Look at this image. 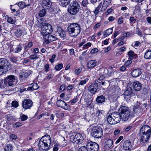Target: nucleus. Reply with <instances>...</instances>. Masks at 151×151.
I'll return each mask as SVG.
<instances>
[{"label": "nucleus", "mask_w": 151, "mask_h": 151, "mask_svg": "<svg viewBox=\"0 0 151 151\" xmlns=\"http://www.w3.org/2000/svg\"><path fill=\"white\" fill-rule=\"evenodd\" d=\"M57 33L59 36L63 39L66 37V32L61 27L58 28Z\"/></svg>", "instance_id": "nucleus-20"}, {"label": "nucleus", "mask_w": 151, "mask_h": 151, "mask_svg": "<svg viewBox=\"0 0 151 151\" xmlns=\"http://www.w3.org/2000/svg\"><path fill=\"white\" fill-rule=\"evenodd\" d=\"M128 55L129 57L128 58L130 60H132L136 59L137 57V55L135 54L134 52L132 50H130L128 52Z\"/></svg>", "instance_id": "nucleus-27"}, {"label": "nucleus", "mask_w": 151, "mask_h": 151, "mask_svg": "<svg viewBox=\"0 0 151 151\" xmlns=\"http://www.w3.org/2000/svg\"><path fill=\"white\" fill-rule=\"evenodd\" d=\"M121 114L120 118L123 121H126L128 120L132 116L131 112L127 107L122 106L119 109Z\"/></svg>", "instance_id": "nucleus-4"}, {"label": "nucleus", "mask_w": 151, "mask_h": 151, "mask_svg": "<svg viewBox=\"0 0 151 151\" xmlns=\"http://www.w3.org/2000/svg\"><path fill=\"white\" fill-rule=\"evenodd\" d=\"M99 51L97 48H95L91 50L90 52L92 54H94L97 52Z\"/></svg>", "instance_id": "nucleus-54"}, {"label": "nucleus", "mask_w": 151, "mask_h": 151, "mask_svg": "<svg viewBox=\"0 0 151 151\" xmlns=\"http://www.w3.org/2000/svg\"><path fill=\"white\" fill-rule=\"evenodd\" d=\"M75 135H72L70 137V141L73 143H76L77 144V138H76L75 137Z\"/></svg>", "instance_id": "nucleus-43"}, {"label": "nucleus", "mask_w": 151, "mask_h": 151, "mask_svg": "<svg viewBox=\"0 0 151 151\" xmlns=\"http://www.w3.org/2000/svg\"><path fill=\"white\" fill-rule=\"evenodd\" d=\"M89 80V79L88 78H85L84 80H80L78 83V85L79 86H84L86 84Z\"/></svg>", "instance_id": "nucleus-36"}, {"label": "nucleus", "mask_w": 151, "mask_h": 151, "mask_svg": "<svg viewBox=\"0 0 151 151\" xmlns=\"http://www.w3.org/2000/svg\"><path fill=\"white\" fill-rule=\"evenodd\" d=\"M133 89L136 91H139L142 88V84L138 81H135L132 83Z\"/></svg>", "instance_id": "nucleus-19"}, {"label": "nucleus", "mask_w": 151, "mask_h": 151, "mask_svg": "<svg viewBox=\"0 0 151 151\" xmlns=\"http://www.w3.org/2000/svg\"><path fill=\"white\" fill-rule=\"evenodd\" d=\"M91 135L94 137L99 138L103 135L102 129L99 126H94L91 130Z\"/></svg>", "instance_id": "nucleus-8"}, {"label": "nucleus", "mask_w": 151, "mask_h": 151, "mask_svg": "<svg viewBox=\"0 0 151 151\" xmlns=\"http://www.w3.org/2000/svg\"><path fill=\"white\" fill-rule=\"evenodd\" d=\"M132 45L134 47H137L140 46L141 43L138 41H135L132 44Z\"/></svg>", "instance_id": "nucleus-49"}, {"label": "nucleus", "mask_w": 151, "mask_h": 151, "mask_svg": "<svg viewBox=\"0 0 151 151\" xmlns=\"http://www.w3.org/2000/svg\"><path fill=\"white\" fill-rule=\"evenodd\" d=\"M39 57V56L36 54H33L31 55L29 58L30 60H32L37 59Z\"/></svg>", "instance_id": "nucleus-44"}, {"label": "nucleus", "mask_w": 151, "mask_h": 151, "mask_svg": "<svg viewBox=\"0 0 151 151\" xmlns=\"http://www.w3.org/2000/svg\"><path fill=\"white\" fill-rule=\"evenodd\" d=\"M22 49V46L21 45L19 44L14 47L12 49V52L14 53H18L20 52Z\"/></svg>", "instance_id": "nucleus-26"}, {"label": "nucleus", "mask_w": 151, "mask_h": 151, "mask_svg": "<svg viewBox=\"0 0 151 151\" xmlns=\"http://www.w3.org/2000/svg\"><path fill=\"white\" fill-rule=\"evenodd\" d=\"M44 39V42L46 44H49L51 42L56 40L57 38L55 36H54L50 34H45L42 35Z\"/></svg>", "instance_id": "nucleus-11"}, {"label": "nucleus", "mask_w": 151, "mask_h": 151, "mask_svg": "<svg viewBox=\"0 0 151 151\" xmlns=\"http://www.w3.org/2000/svg\"><path fill=\"white\" fill-rule=\"evenodd\" d=\"M22 125V124L21 123L18 122L14 124H13V125L14 127L17 128L21 126Z\"/></svg>", "instance_id": "nucleus-53"}, {"label": "nucleus", "mask_w": 151, "mask_h": 151, "mask_svg": "<svg viewBox=\"0 0 151 151\" xmlns=\"http://www.w3.org/2000/svg\"><path fill=\"white\" fill-rule=\"evenodd\" d=\"M80 9V5L76 1H72L68 7L69 13L72 15L76 14Z\"/></svg>", "instance_id": "nucleus-6"}, {"label": "nucleus", "mask_w": 151, "mask_h": 151, "mask_svg": "<svg viewBox=\"0 0 151 151\" xmlns=\"http://www.w3.org/2000/svg\"><path fill=\"white\" fill-rule=\"evenodd\" d=\"M112 28H110L105 31L104 32V34L103 35V37H105L108 36L109 35L111 34L112 32Z\"/></svg>", "instance_id": "nucleus-31"}, {"label": "nucleus", "mask_w": 151, "mask_h": 151, "mask_svg": "<svg viewBox=\"0 0 151 151\" xmlns=\"http://www.w3.org/2000/svg\"><path fill=\"white\" fill-rule=\"evenodd\" d=\"M11 6H10V8L12 10V13H14L15 12H16V16L18 14H19V10H16L15 9L12 8Z\"/></svg>", "instance_id": "nucleus-48"}, {"label": "nucleus", "mask_w": 151, "mask_h": 151, "mask_svg": "<svg viewBox=\"0 0 151 151\" xmlns=\"http://www.w3.org/2000/svg\"><path fill=\"white\" fill-rule=\"evenodd\" d=\"M140 103L139 102H137L135 103L134 106V108L139 109Z\"/></svg>", "instance_id": "nucleus-55"}, {"label": "nucleus", "mask_w": 151, "mask_h": 151, "mask_svg": "<svg viewBox=\"0 0 151 151\" xmlns=\"http://www.w3.org/2000/svg\"><path fill=\"white\" fill-rule=\"evenodd\" d=\"M82 69L81 68H79L76 69L74 71V73L76 75H78L82 71Z\"/></svg>", "instance_id": "nucleus-45"}, {"label": "nucleus", "mask_w": 151, "mask_h": 151, "mask_svg": "<svg viewBox=\"0 0 151 151\" xmlns=\"http://www.w3.org/2000/svg\"><path fill=\"white\" fill-rule=\"evenodd\" d=\"M10 138L12 140H15L17 138V136L14 134H12L10 136Z\"/></svg>", "instance_id": "nucleus-64"}, {"label": "nucleus", "mask_w": 151, "mask_h": 151, "mask_svg": "<svg viewBox=\"0 0 151 151\" xmlns=\"http://www.w3.org/2000/svg\"><path fill=\"white\" fill-rule=\"evenodd\" d=\"M105 100V97L102 95L98 96L96 99V102L99 104L102 103L104 102Z\"/></svg>", "instance_id": "nucleus-30"}, {"label": "nucleus", "mask_w": 151, "mask_h": 151, "mask_svg": "<svg viewBox=\"0 0 151 151\" xmlns=\"http://www.w3.org/2000/svg\"><path fill=\"white\" fill-rule=\"evenodd\" d=\"M56 105L59 107H60L65 110H67L69 108L68 106L64 101L61 100H59L56 102Z\"/></svg>", "instance_id": "nucleus-17"}, {"label": "nucleus", "mask_w": 151, "mask_h": 151, "mask_svg": "<svg viewBox=\"0 0 151 151\" xmlns=\"http://www.w3.org/2000/svg\"><path fill=\"white\" fill-rule=\"evenodd\" d=\"M41 34L42 35L51 33L53 31L52 27L49 24L44 23L41 26Z\"/></svg>", "instance_id": "nucleus-9"}, {"label": "nucleus", "mask_w": 151, "mask_h": 151, "mask_svg": "<svg viewBox=\"0 0 151 151\" xmlns=\"http://www.w3.org/2000/svg\"><path fill=\"white\" fill-rule=\"evenodd\" d=\"M75 138H77V144H79L83 143V139L81 135L79 133H77L75 135Z\"/></svg>", "instance_id": "nucleus-28"}, {"label": "nucleus", "mask_w": 151, "mask_h": 151, "mask_svg": "<svg viewBox=\"0 0 151 151\" xmlns=\"http://www.w3.org/2000/svg\"><path fill=\"white\" fill-rule=\"evenodd\" d=\"M104 112L103 110H98L96 112V116H99L101 114H102Z\"/></svg>", "instance_id": "nucleus-50"}, {"label": "nucleus", "mask_w": 151, "mask_h": 151, "mask_svg": "<svg viewBox=\"0 0 151 151\" xmlns=\"http://www.w3.org/2000/svg\"><path fill=\"white\" fill-rule=\"evenodd\" d=\"M81 27L77 23L71 24L68 27V31L69 35L71 37H76L80 33Z\"/></svg>", "instance_id": "nucleus-3"}, {"label": "nucleus", "mask_w": 151, "mask_h": 151, "mask_svg": "<svg viewBox=\"0 0 151 151\" xmlns=\"http://www.w3.org/2000/svg\"><path fill=\"white\" fill-rule=\"evenodd\" d=\"M120 114L114 112L110 114L106 118L107 122L110 124H115L119 122L121 120Z\"/></svg>", "instance_id": "nucleus-5"}, {"label": "nucleus", "mask_w": 151, "mask_h": 151, "mask_svg": "<svg viewBox=\"0 0 151 151\" xmlns=\"http://www.w3.org/2000/svg\"><path fill=\"white\" fill-rule=\"evenodd\" d=\"M28 117L27 115L22 114V115H21L20 118L21 121H24L27 119Z\"/></svg>", "instance_id": "nucleus-42"}, {"label": "nucleus", "mask_w": 151, "mask_h": 151, "mask_svg": "<svg viewBox=\"0 0 151 151\" xmlns=\"http://www.w3.org/2000/svg\"><path fill=\"white\" fill-rule=\"evenodd\" d=\"M11 61L14 63H16L17 61V58L14 57H12L11 58Z\"/></svg>", "instance_id": "nucleus-58"}, {"label": "nucleus", "mask_w": 151, "mask_h": 151, "mask_svg": "<svg viewBox=\"0 0 151 151\" xmlns=\"http://www.w3.org/2000/svg\"><path fill=\"white\" fill-rule=\"evenodd\" d=\"M86 146L89 151H97L99 148L98 144L91 141L87 142Z\"/></svg>", "instance_id": "nucleus-10"}, {"label": "nucleus", "mask_w": 151, "mask_h": 151, "mask_svg": "<svg viewBox=\"0 0 151 151\" xmlns=\"http://www.w3.org/2000/svg\"><path fill=\"white\" fill-rule=\"evenodd\" d=\"M44 68L46 72H47L49 71V65L48 64H46L44 66Z\"/></svg>", "instance_id": "nucleus-60"}, {"label": "nucleus", "mask_w": 151, "mask_h": 151, "mask_svg": "<svg viewBox=\"0 0 151 151\" xmlns=\"http://www.w3.org/2000/svg\"><path fill=\"white\" fill-rule=\"evenodd\" d=\"M61 5L63 7H65L70 3L71 0H60Z\"/></svg>", "instance_id": "nucleus-33"}, {"label": "nucleus", "mask_w": 151, "mask_h": 151, "mask_svg": "<svg viewBox=\"0 0 151 151\" xmlns=\"http://www.w3.org/2000/svg\"><path fill=\"white\" fill-rule=\"evenodd\" d=\"M31 73V72L28 70H25L21 72L19 75V77L22 79H24L27 78Z\"/></svg>", "instance_id": "nucleus-22"}, {"label": "nucleus", "mask_w": 151, "mask_h": 151, "mask_svg": "<svg viewBox=\"0 0 151 151\" xmlns=\"http://www.w3.org/2000/svg\"><path fill=\"white\" fill-rule=\"evenodd\" d=\"M16 4L18 5L21 9H23L26 7V5L25 2L23 1L17 2L16 3Z\"/></svg>", "instance_id": "nucleus-35"}, {"label": "nucleus", "mask_w": 151, "mask_h": 151, "mask_svg": "<svg viewBox=\"0 0 151 151\" xmlns=\"http://www.w3.org/2000/svg\"><path fill=\"white\" fill-rule=\"evenodd\" d=\"M12 106L16 108L19 106L18 103L16 101H13L12 102Z\"/></svg>", "instance_id": "nucleus-52"}, {"label": "nucleus", "mask_w": 151, "mask_h": 151, "mask_svg": "<svg viewBox=\"0 0 151 151\" xmlns=\"http://www.w3.org/2000/svg\"><path fill=\"white\" fill-rule=\"evenodd\" d=\"M7 22L8 23L15 24L16 23V20L15 18L12 17H8L7 19Z\"/></svg>", "instance_id": "nucleus-37"}, {"label": "nucleus", "mask_w": 151, "mask_h": 151, "mask_svg": "<svg viewBox=\"0 0 151 151\" xmlns=\"http://www.w3.org/2000/svg\"><path fill=\"white\" fill-rule=\"evenodd\" d=\"M30 85V86L27 88V91H32L37 89L39 88L38 85L36 83H32Z\"/></svg>", "instance_id": "nucleus-25"}, {"label": "nucleus", "mask_w": 151, "mask_h": 151, "mask_svg": "<svg viewBox=\"0 0 151 151\" xmlns=\"http://www.w3.org/2000/svg\"><path fill=\"white\" fill-rule=\"evenodd\" d=\"M133 111L134 112V115L133 116H136L137 115H139L140 114V110L139 109L133 108Z\"/></svg>", "instance_id": "nucleus-40"}, {"label": "nucleus", "mask_w": 151, "mask_h": 151, "mask_svg": "<svg viewBox=\"0 0 151 151\" xmlns=\"http://www.w3.org/2000/svg\"><path fill=\"white\" fill-rule=\"evenodd\" d=\"M56 55L55 54L53 55L52 58L50 59L49 61L51 62V63H54L55 61L54 59L56 57Z\"/></svg>", "instance_id": "nucleus-57"}, {"label": "nucleus", "mask_w": 151, "mask_h": 151, "mask_svg": "<svg viewBox=\"0 0 151 151\" xmlns=\"http://www.w3.org/2000/svg\"><path fill=\"white\" fill-rule=\"evenodd\" d=\"M51 143L50 136L46 135L42 137L40 139L38 146L40 151H47L50 149V146Z\"/></svg>", "instance_id": "nucleus-2"}, {"label": "nucleus", "mask_w": 151, "mask_h": 151, "mask_svg": "<svg viewBox=\"0 0 151 151\" xmlns=\"http://www.w3.org/2000/svg\"><path fill=\"white\" fill-rule=\"evenodd\" d=\"M105 78V76L103 75H102L99 78L98 80H97L96 81L98 83H101V82L100 81L103 80Z\"/></svg>", "instance_id": "nucleus-56"}, {"label": "nucleus", "mask_w": 151, "mask_h": 151, "mask_svg": "<svg viewBox=\"0 0 151 151\" xmlns=\"http://www.w3.org/2000/svg\"><path fill=\"white\" fill-rule=\"evenodd\" d=\"M63 67V64L62 63H58L55 68V69L56 71H59Z\"/></svg>", "instance_id": "nucleus-39"}, {"label": "nucleus", "mask_w": 151, "mask_h": 151, "mask_svg": "<svg viewBox=\"0 0 151 151\" xmlns=\"http://www.w3.org/2000/svg\"><path fill=\"white\" fill-rule=\"evenodd\" d=\"M46 14V11L45 9H42L40 11L38 14L40 17H42L45 16Z\"/></svg>", "instance_id": "nucleus-41"}, {"label": "nucleus", "mask_w": 151, "mask_h": 151, "mask_svg": "<svg viewBox=\"0 0 151 151\" xmlns=\"http://www.w3.org/2000/svg\"><path fill=\"white\" fill-rule=\"evenodd\" d=\"M17 81V78L16 76L13 75H10L5 79L4 83L7 86L13 87L16 84Z\"/></svg>", "instance_id": "nucleus-7"}, {"label": "nucleus", "mask_w": 151, "mask_h": 151, "mask_svg": "<svg viewBox=\"0 0 151 151\" xmlns=\"http://www.w3.org/2000/svg\"><path fill=\"white\" fill-rule=\"evenodd\" d=\"M144 58L146 59L151 58V50H148L145 53Z\"/></svg>", "instance_id": "nucleus-32"}, {"label": "nucleus", "mask_w": 151, "mask_h": 151, "mask_svg": "<svg viewBox=\"0 0 151 151\" xmlns=\"http://www.w3.org/2000/svg\"><path fill=\"white\" fill-rule=\"evenodd\" d=\"M132 89L131 88H128L124 92V96H128L132 93Z\"/></svg>", "instance_id": "nucleus-34"}, {"label": "nucleus", "mask_w": 151, "mask_h": 151, "mask_svg": "<svg viewBox=\"0 0 151 151\" xmlns=\"http://www.w3.org/2000/svg\"><path fill=\"white\" fill-rule=\"evenodd\" d=\"M113 141L112 140L109 139L107 140L105 142V147L108 149L111 147L113 144Z\"/></svg>", "instance_id": "nucleus-29"}, {"label": "nucleus", "mask_w": 151, "mask_h": 151, "mask_svg": "<svg viewBox=\"0 0 151 151\" xmlns=\"http://www.w3.org/2000/svg\"><path fill=\"white\" fill-rule=\"evenodd\" d=\"M118 23L119 24H121L123 22V19L122 17L119 18L118 20Z\"/></svg>", "instance_id": "nucleus-61"}, {"label": "nucleus", "mask_w": 151, "mask_h": 151, "mask_svg": "<svg viewBox=\"0 0 151 151\" xmlns=\"http://www.w3.org/2000/svg\"><path fill=\"white\" fill-rule=\"evenodd\" d=\"M112 0H105L103 4L101 11H104L108 6L111 4Z\"/></svg>", "instance_id": "nucleus-23"}, {"label": "nucleus", "mask_w": 151, "mask_h": 151, "mask_svg": "<svg viewBox=\"0 0 151 151\" xmlns=\"http://www.w3.org/2000/svg\"><path fill=\"white\" fill-rule=\"evenodd\" d=\"M4 148L12 151L13 150V147L11 144H9L7 145Z\"/></svg>", "instance_id": "nucleus-51"}, {"label": "nucleus", "mask_w": 151, "mask_h": 151, "mask_svg": "<svg viewBox=\"0 0 151 151\" xmlns=\"http://www.w3.org/2000/svg\"><path fill=\"white\" fill-rule=\"evenodd\" d=\"M25 31L24 29L22 27L17 28L14 32L15 36L18 37H19L23 34H25Z\"/></svg>", "instance_id": "nucleus-18"}, {"label": "nucleus", "mask_w": 151, "mask_h": 151, "mask_svg": "<svg viewBox=\"0 0 151 151\" xmlns=\"http://www.w3.org/2000/svg\"><path fill=\"white\" fill-rule=\"evenodd\" d=\"M98 86V83L96 82H94L89 86L88 90L91 93L95 94L97 92Z\"/></svg>", "instance_id": "nucleus-14"}, {"label": "nucleus", "mask_w": 151, "mask_h": 151, "mask_svg": "<svg viewBox=\"0 0 151 151\" xmlns=\"http://www.w3.org/2000/svg\"><path fill=\"white\" fill-rule=\"evenodd\" d=\"M33 104L32 101L26 99L22 101V105L24 109H30L33 106Z\"/></svg>", "instance_id": "nucleus-12"}, {"label": "nucleus", "mask_w": 151, "mask_h": 151, "mask_svg": "<svg viewBox=\"0 0 151 151\" xmlns=\"http://www.w3.org/2000/svg\"><path fill=\"white\" fill-rule=\"evenodd\" d=\"M78 151H88L87 147L83 146L81 147L78 149Z\"/></svg>", "instance_id": "nucleus-47"}, {"label": "nucleus", "mask_w": 151, "mask_h": 151, "mask_svg": "<svg viewBox=\"0 0 151 151\" xmlns=\"http://www.w3.org/2000/svg\"><path fill=\"white\" fill-rule=\"evenodd\" d=\"M97 61L96 60H92L89 61L87 65L88 68H92L96 65Z\"/></svg>", "instance_id": "nucleus-24"}, {"label": "nucleus", "mask_w": 151, "mask_h": 151, "mask_svg": "<svg viewBox=\"0 0 151 151\" xmlns=\"http://www.w3.org/2000/svg\"><path fill=\"white\" fill-rule=\"evenodd\" d=\"M122 146L123 150L125 151H130L132 150V145L129 141L126 140L124 141Z\"/></svg>", "instance_id": "nucleus-15"}, {"label": "nucleus", "mask_w": 151, "mask_h": 151, "mask_svg": "<svg viewBox=\"0 0 151 151\" xmlns=\"http://www.w3.org/2000/svg\"><path fill=\"white\" fill-rule=\"evenodd\" d=\"M102 6V3H101L99 6L95 8L94 10L93 11L95 15L96 16L99 13L100 8Z\"/></svg>", "instance_id": "nucleus-38"}, {"label": "nucleus", "mask_w": 151, "mask_h": 151, "mask_svg": "<svg viewBox=\"0 0 151 151\" xmlns=\"http://www.w3.org/2000/svg\"><path fill=\"white\" fill-rule=\"evenodd\" d=\"M88 4V0H83L82 2L81 6L83 7H87Z\"/></svg>", "instance_id": "nucleus-46"}, {"label": "nucleus", "mask_w": 151, "mask_h": 151, "mask_svg": "<svg viewBox=\"0 0 151 151\" xmlns=\"http://www.w3.org/2000/svg\"><path fill=\"white\" fill-rule=\"evenodd\" d=\"M151 132L150 127L145 125L143 126L140 129L139 136L140 141L143 143H146L149 141Z\"/></svg>", "instance_id": "nucleus-1"}, {"label": "nucleus", "mask_w": 151, "mask_h": 151, "mask_svg": "<svg viewBox=\"0 0 151 151\" xmlns=\"http://www.w3.org/2000/svg\"><path fill=\"white\" fill-rule=\"evenodd\" d=\"M123 138V137L122 136H120L118 139L116 140V141L115 142L116 144H117L119 143L120 141L122 140Z\"/></svg>", "instance_id": "nucleus-59"}, {"label": "nucleus", "mask_w": 151, "mask_h": 151, "mask_svg": "<svg viewBox=\"0 0 151 151\" xmlns=\"http://www.w3.org/2000/svg\"><path fill=\"white\" fill-rule=\"evenodd\" d=\"M8 63L7 61L5 58H0V75L3 74L4 67L7 65Z\"/></svg>", "instance_id": "nucleus-13"}, {"label": "nucleus", "mask_w": 151, "mask_h": 151, "mask_svg": "<svg viewBox=\"0 0 151 151\" xmlns=\"http://www.w3.org/2000/svg\"><path fill=\"white\" fill-rule=\"evenodd\" d=\"M52 2L50 0H42V5L45 9H48L51 7Z\"/></svg>", "instance_id": "nucleus-16"}, {"label": "nucleus", "mask_w": 151, "mask_h": 151, "mask_svg": "<svg viewBox=\"0 0 151 151\" xmlns=\"http://www.w3.org/2000/svg\"><path fill=\"white\" fill-rule=\"evenodd\" d=\"M86 42V40H83L82 41L81 43L78 44V47H81Z\"/></svg>", "instance_id": "nucleus-63"}, {"label": "nucleus", "mask_w": 151, "mask_h": 151, "mask_svg": "<svg viewBox=\"0 0 151 151\" xmlns=\"http://www.w3.org/2000/svg\"><path fill=\"white\" fill-rule=\"evenodd\" d=\"M147 104L146 103H144L142 104V105L141 106V110L142 109H147Z\"/></svg>", "instance_id": "nucleus-62"}, {"label": "nucleus", "mask_w": 151, "mask_h": 151, "mask_svg": "<svg viewBox=\"0 0 151 151\" xmlns=\"http://www.w3.org/2000/svg\"><path fill=\"white\" fill-rule=\"evenodd\" d=\"M141 70L139 68H137L133 70L131 73L132 77L136 78L142 74Z\"/></svg>", "instance_id": "nucleus-21"}]
</instances>
